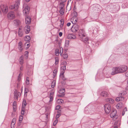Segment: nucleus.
Segmentation results:
<instances>
[{"instance_id": "obj_1", "label": "nucleus", "mask_w": 128, "mask_h": 128, "mask_svg": "<svg viewBox=\"0 0 128 128\" xmlns=\"http://www.w3.org/2000/svg\"><path fill=\"white\" fill-rule=\"evenodd\" d=\"M23 6L24 9L23 11V13L25 16H26L28 14L30 10V8L26 4H24Z\"/></svg>"}, {"instance_id": "obj_2", "label": "nucleus", "mask_w": 128, "mask_h": 128, "mask_svg": "<svg viewBox=\"0 0 128 128\" xmlns=\"http://www.w3.org/2000/svg\"><path fill=\"white\" fill-rule=\"evenodd\" d=\"M20 0H16V3L14 4V6L11 5L10 6L9 8L11 9H13L15 8V10L16 11L17 9L19 7L20 4Z\"/></svg>"}, {"instance_id": "obj_3", "label": "nucleus", "mask_w": 128, "mask_h": 128, "mask_svg": "<svg viewBox=\"0 0 128 128\" xmlns=\"http://www.w3.org/2000/svg\"><path fill=\"white\" fill-rule=\"evenodd\" d=\"M117 113L116 110H112L110 114V116L114 120H115L118 118V116L116 115Z\"/></svg>"}, {"instance_id": "obj_4", "label": "nucleus", "mask_w": 128, "mask_h": 128, "mask_svg": "<svg viewBox=\"0 0 128 128\" xmlns=\"http://www.w3.org/2000/svg\"><path fill=\"white\" fill-rule=\"evenodd\" d=\"M112 70V71L111 73V74L112 75L120 73L119 66L113 68Z\"/></svg>"}, {"instance_id": "obj_5", "label": "nucleus", "mask_w": 128, "mask_h": 128, "mask_svg": "<svg viewBox=\"0 0 128 128\" xmlns=\"http://www.w3.org/2000/svg\"><path fill=\"white\" fill-rule=\"evenodd\" d=\"M105 111L106 114H108L111 110V106L109 104H106L104 106Z\"/></svg>"}, {"instance_id": "obj_6", "label": "nucleus", "mask_w": 128, "mask_h": 128, "mask_svg": "<svg viewBox=\"0 0 128 128\" xmlns=\"http://www.w3.org/2000/svg\"><path fill=\"white\" fill-rule=\"evenodd\" d=\"M78 35L80 38H82L85 37L86 34L84 30L83 29L80 30L78 32Z\"/></svg>"}, {"instance_id": "obj_7", "label": "nucleus", "mask_w": 128, "mask_h": 128, "mask_svg": "<svg viewBox=\"0 0 128 128\" xmlns=\"http://www.w3.org/2000/svg\"><path fill=\"white\" fill-rule=\"evenodd\" d=\"M8 18L10 20H12L15 18L14 13L12 12H9L7 15Z\"/></svg>"}, {"instance_id": "obj_8", "label": "nucleus", "mask_w": 128, "mask_h": 128, "mask_svg": "<svg viewBox=\"0 0 128 128\" xmlns=\"http://www.w3.org/2000/svg\"><path fill=\"white\" fill-rule=\"evenodd\" d=\"M119 67L120 73L124 72L126 71L127 70V67L126 66L122 65Z\"/></svg>"}, {"instance_id": "obj_9", "label": "nucleus", "mask_w": 128, "mask_h": 128, "mask_svg": "<svg viewBox=\"0 0 128 128\" xmlns=\"http://www.w3.org/2000/svg\"><path fill=\"white\" fill-rule=\"evenodd\" d=\"M79 29V26L77 24H75L71 28V30L73 32H76Z\"/></svg>"}, {"instance_id": "obj_10", "label": "nucleus", "mask_w": 128, "mask_h": 128, "mask_svg": "<svg viewBox=\"0 0 128 128\" xmlns=\"http://www.w3.org/2000/svg\"><path fill=\"white\" fill-rule=\"evenodd\" d=\"M20 93L18 92L16 90H15L14 92V98L15 100H18V98L20 96Z\"/></svg>"}, {"instance_id": "obj_11", "label": "nucleus", "mask_w": 128, "mask_h": 128, "mask_svg": "<svg viewBox=\"0 0 128 128\" xmlns=\"http://www.w3.org/2000/svg\"><path fill=\"white\" fill-rule=\"evenodd\" d=\"M31 19L30 17L26 16L25 18V22L26 24H29L31 22Z\"/></svg>"}, {"instance_id": "obj_12", "label": "nucleus", "mask_w": 128, "mask_h": 128, "mask_svg": "<svg viewBox=\"0 0 128 128\" xmlns=\"http://www.w3.org/2000/svg\"><path fill=\"white\" fill-rule=\"evenodd\" d=\"M80 39L81 40L86 44H88L89 43L88 39L87 37H86V36L85 37L81 38Z\"/></svg>"}, {"instance_id": "obj_13", "label": "nucleus", "mask_w": 128, "mask_h": 128, "mask_svg": "<svg viewBox=\"0 0 128 128\" xmlns=\"http://www.w3.org/2000/svg\"><path fill=\"white\" fill-rule=\"evenodd\" d=\"M18 48L20 52L22 51L23 49V45L21 42H20L18 43Z\"/></svg>"}, {"instance_id": "obj_14", "label": "nucleus", "mask_w": 128, "mask_h": 128, "mask_svg": "<svg viewBox=\"0 0 128 128\" xmlns=\"http://www.w3.org/2000/svg\"><path fill=\"white\" fill-rule=\"evenodd\" d=\"M67 38L69 39H75L76 38V36L74 34H68Z\"/></svg>"}, {"instance_id": "obj_15", "label": "nucleus", "mask_w": 128, "mask_h": 128, "mask_svg": "<svg viewBox=\"0 0 128 128\" xmlns=\"http://www.w3.org/2000/svg\"><path fill=\"white\" fill-rule=\"evenodd\" d=\"M106 101L107 102H109L111 104H113L114 102V100L112 99L107 98L106 99Z\"/></svg>"}, {"instance_id": "obj_16", "label": "nucleus", "mask_w": 128, "mask_h": 128, "mask_svg": "<svg viewBox=\"0 0 128 128\" xmlns=\"http://www.w3.org/2000/svg\"><path fill=\"white\" fill-rule=\"evenodd\" d=\"M13 22L15 25L17 26H19L20 24V21L18 20H14Z\"/></svg>"}, {"instance_id": "obj_17", "label": "nucleus", "mask_w": 128, "mask_h": 128, "mask_svg": "<svg viewBox=\"0 0 128 128\" xmlns=\"http://www.w3.org/2000/svg\"><path fill=\"white\" fill-rule=\"evenodd\" d=\"M23 34V32L22 28H20L19 29L18 31V35L20 36H22Z\"/></svg>"}, {"instance_id": "obj_18", "label": "nucleus", "mask_w": 128, "mask_h": 128, "mask_svg": "<svg viewBox=\"0 0 128 128\" xmlns=\"http://www.w3.org/2000/svg\"><path fill=\"white\" fill-rule=\"evenodd\" d=\"M54 93V91H51L50 92V102H52V100Z\"/></svg>"}, {"instance_id": "obj_19", "label": "nucleus", "mask_w": 128, "mask_h": 128, "mask_svg": "<svg viewBox=\"0 0 128 128\" xmlns=\"http://www.w3.org/2000/svg\"><path fill=\"white\" fill-rule=\"evenodd\" d=\"M30 31V27L29 26L27 25L25 28V31L26 34L28 33Z\"/></svg>"}, {"instance_id": "obj_20", "label": "nucleus", "mask_w": 128, "mask_h": 128, "mask_svg": "<svg viewBox=\"0 0 128 128\" xmlns=\"http://www.w3.org/2000/svg\"><path fill=\"white\" fill-rule=\"evenodd\" d=\"M4 9H2V8H1V9L2 10V12L5 13H6L8 11V7L7 6H6L4 7Z\"/></svg>"}, {"instance_id": "obj_21", "label": "nucleus", "mask_w": 128, "mask_h": 128, "mask_svg": "<svg viewBox=\"0 0 128 128\" xmlns=\"http://www.w3.org/2000/svg\"><path fill=\"white\" fill-rule=\"evenodd\" d=\"M101 95L102 96L106 97L108 96V94L106 92L104 91L101 93Z\"/></svg>"}, {"instance_id": "obj_22", "label": "nucleus", "mask_w": 128, "mask_h": 128, "mask_svg": "<svg viewBox=\"0 0 128 128\" xmlns=\"http://www.w3.org/2000/svg\"><path fill=\"white\" fill-rule=\"evenodd\" d=\"M23 57L22 56H21L19 58V62L21 64H22L24 63V61L23 60Z\"/></svg>"}, {"instance_id": "obj_23", "label": "nucleus", "mask_w": 128, "mask_h": 128, "mask_svg": "<svg viewBox=\"0 0 128 128\" xmlns=\"http://www.w3.org/2000/svg\"><path fill=\"white\" fill-rule=\"evenodd\" d=\"M25 112V108L24 107H23V106H22L21 108V114L22 115H24Z\"/></svg>"}, {"instance_id": "obj_24", "label": "nucleus", "mask_w": 128, "mask_h": 128, "mask_svg": "<svg viewBox=\"0 0 128 128\" xmlns=\"http://www.w3.org/2000/svg\"><path fill=\"white\" fill-rule=\"evenodd\" d=\"M24 40L26 41L29 42L30 40V37L29 36H27L24 38Z\"/></svg>"}, {"instance_id": "obj_25", "label": "nucleus", "mask_w": 128, "mask_h": 128, "mask_svg": "<svg viewBox=\"0 0 128 128\" xmlns=\"http://www.w3.org/2000/svg\"><path fill=\"white\" fill-rule=\"evenodd\" d=\"M24 91V95L25 96H27V93L28 92V90L27 88H25Z\"/></svg>"}, {"instance_id": "obj_26", "label": "nucleus", "mask_w": 128, "mask_h": 128, "mask_svg": "<svg viewBox=\"0 0 128 128\" xmlns=\"http://www.w3.org/2000/svg\"><path fill=\"white\" fill-rule=\"evenodd\" d=\"M55 54L56 56H58L59 55V50L58 49H56L55 51Z\"/></svg>"}, {"instance_id": "obj_27", "label": "nucleus", "mask_w": 128, "mask_h": 128, "mask_svg": "<svg viewBox=\"0 0 128 128\" xmlns=\"http://www.w3.org/2000/svg\"><path fill=\"white\" fill-rule=\"evenodd\" d=\"M61 24L60 25V27H62L63 26L64 24V21L63 19H61L60 20Z\"/></svg>"}, {"instance_id": "obj_28", "label": "nucleus", "mask_w": 128, "mask_h": 128, "mask_svg": "<svg viewBox=\"0 0 128 128\" xmlns=\"http://www.w3.org/2000/svg\"><path fill=\"white\" fill-rule=\"evenodd\" d=\"M65 92V89L64 88H62L60 89L59 91V92L60 94L64 93Z\"/></svg>"}, {"instance_id": "obj_29", "label": "nucleus", "mask_w": 128, "mask_h": 128, "mask_svg": "<svg viewBox=\"0 0 128 128\" xmlns=\"http://www.w3.org/2000/svg\"><path fill=\"white\" fill-rule=\"evenodd\" d=\"M56 84V82L55 80L53 81L52 82V85L51 86L52 88H54Z\"/></svg>"}, {"instance_id": "obj_30", "label": "nucleus", "mask_w": 128, "mask_h": 128, "mask_svg": "<svg viewBox=\"0 0 128 128\" xmlns=\"http://www.w3.org/2000/svg\"><path fill=\"white\" fill-rule=\"evenodd\" d=\"M122 103L120 102L117 105V108H121L122 106V105H121L122 104Z\"/></svg>"}, {"instance_id": "obj_31", "label": "nucleus", "mask_w": 128, "mask_h": 128, "mask_svg": "<svg viewBox=\"0 0 128 128\" xmlns=\"http://www.w3.org/2000/svg\"><path fill=\"white\" fill-rule=\"evenodd\" d=\"M28 78L26 77V83L27 85H28L29 84V80Z\"/></svg>"}, {"instance_id": "obj_32", "label": "nucleus", "mask_w": 128, "mask_h": 128, "mask_svg": "<svg viewBox=\"0 0 128 128\" xmlns=\"http://www.w3.org/2000/svg\"><path fill=\"white\" fill-rule=\"evenodd\" d=\"M57 72V70H54L53 73L54 76L55 77L56 74Z\"/></svg>"}, {"instance_id": "obj_33", "label": "nucleus", "mask_w": 128, "mask_h": 128, "mask_svg": "<svg viewBox=\"0 0 128 128\" xmlns=\"http://www.w3.org/2000/svg\"><path fill=\"white\" fill-rule=\"evenodd\" d=\"M66 69V66H63L61 68L60 70H65Z\"/></svg>"}, {"instance_id": "obj_34", "label": "nucleus", "mask_w": 128, "mask_h": 128, "mask_svg": "<svg viewBox=\"0 0 128 128\" xmlns=\"http://www.w3.org/2000/svg\"><path fill=\"white\" fill-rule=\"evenodd\" d=\"M16 118H14L12 121L11 124H14L16 123Z\"/></svg>"}, {"instance_id": "obj_35", "label": "nucleus", "mask_w": 128, "mask_h": 128, "mask_svg": "<svg viewBox=\"0 0 128 128\" xmlns=\"http://www.w3.org/2000/svg\"><path fill=\"white\" fill-rule=\"evenodd\" d=\"M57 102L59 104H60L64 102V101L62 100L58 99Z\"/></svg>"}, {"instance_id": "obj_36", "label": "nucleus", "mask_w": 128, "mask_h": 128, "mask_svg": "<svg viewBox=\"0 0 128 128\" xmlns=\"http://www.w3.org/2000/svg\"><path fill=\"white\" fill-rule=\"evenodd\" d=\"M62 56L64 58L66 59L67 58L68 55L66 53H65Z\"/></svg>"}, {"instance_id": "obj_37", "label": "nucleus", "mask_w": 128, "mask_h": 128, "mask_svg": "<svg viewBox=\"0 0 128 128\" xmlns=\"http://www.w3.org/2000/svg\"><path fill=\"white\" fill-rule=\"evenodd\" d=\"M127 108H126V107L123 110L122 112V116H124V115L125 114V112L124 111V110H125V111H127Z\"/></svg>"}, {"instance_id": "obj_38", "label": "nucleus", "mask_w": 128, "mask_h": 128, "mask_svg": "<svg viewBox=\"0 0 128 128\" xmlns=\"http://www.w3.org/2000/svg\"><path fill=\"white\" fill-rule=\"evenodd\" d=\"M55 64L56 65L58 64L59 62V60L58 58H55Z\"/></svg>"}, {"instance_id": "obj_39", "label": "nucleus", "mask_w": 128, "mask_h": 128, "mask_svg": "<svg viewBox=\"0 0 128 128\" xmlns=\"http://www.w3.org/2000/svg\"><path fill=\"white\" fill-rule=\"evenodd\" d=\"M69 44V41L68 40L66 41L65 42V46H68Z\"/></svg>"}, {"instance_id": "obj_40", "label": "nucleus", "mask_w": 128, "mask_h": 128, "mask_svg": "<svg viewBox=\"0 0 128 128\" xmlns=\"http://www.w3.org/2000/svg\"><path fill=\"white\" fill-rule=\"evenodd\" d=\"M60 52H59V53H60V54L61 56L62 55V47H60Z\"/></svg>"}, {"instance_id": "obj_41", "label": "nucleus", "mask_w": 128, "mask_h": 128, "mask_svg": "<svg viewBox=\"0 0 128 128\" xmlns=\"http://www.w3.org/2000/svg\"><path fill=\"white\" fill-rule=\"evenodd\" d=\"M26 101L25 100V101L24 100L23 102L22 105V106H23V107H24V108H25V107L26 105Z\"/></svg>"}, {"instance_id": "obj_42", "label": "nucleus", "mask_w": 128, "mask_h": 128, "mask_svg": "<svg viewBox=\"0 0 128 128\" xmlns=\"http://www.w3.org/2000/svg\"><path fill=\"white\" fill-rule=\"evenodd\" d=\"M60 77L62 78V79L63 80H66V78L64 77V74L60 75Z\"/></svg>"}, {"instance_id": "obj_43", "label": "nucleus", "mask_w": 128, "mask_h": 128, "mask_svg": "<svg viewBox=\"0 0 128 128\" xmlns=\"http://www.w3.org/2000/svg\"><path fill=\"white\" fill-rule=\"evenodd\" d=\"M21 80V74H20L18 76V82L20 81Z\"/></svg>"}, {"instance_id": "obj_44", "label": "nucleus", "mask_w": 128, "mask_h": 128, "mask_svg": "<svg viewBox=\"0 0 128 128\" xmlns=\"http://www.w3.org/2000/svg\"><path fill=\"white\" fill-rule=\"evenodd\" d=\"M23 118V116H21L19 119V121L20 122H21Z\"/></svg>"}, {"instance_id": "obj_45", "label": "nucleus", "mask_w": 128, "mask_h": 128, "mask_svg": "<svg viewBox=\"0 0 128 128\" xmlns=\"http://www.w3.org/2000/svg\"><path fill=\"white\" fill-rule=\"evenodd\" d=\"M58 120H55L53 124V126H55L56 125V124L58 122Z\"/></svg>"}, {"instance_id": "obj_46", "label": "nucleus", "mask_w": 128, "mask_h": 128, "mask_svg": "<svg viewBox=\"0 0 128 128\" xmlns=\"http://www.w3.org/2000/svg\"><path fill=\"white\" fill-rule=\"evenodd\" d=\"M61 114H57L56 116V119H58L60 116Z\"/></svg>"}, {"instance_id": "obj_47", "label": "nucleus", "mask_w": 128, "mask_h": 128, "mask_svg": "<svg viewBox=\"0 0 128 128\" xmlns=\"http://www.w3.org/2000/svg\"><path fill=\"white\" fill-rule=\"evenodd\" d=\"M64 70H60V75L64 74Z\"/></svg>"}, {"instance_id": "obj_48", "label": "nucleus", "mask_w": 128, "mask_h": 128, "mask_svg": "<svg viewBox=\"0 0 128 128\" xmlns=\"http://www.w3.org/2000/svg\"><path fill=\"white\" fill-rule=\"evenodd\" d=\"M60 13L61 15H62L64 13V12L63 11V10H60Z\"/></svg>"}, {"instance_id": "obj_49", "label": "nucleus", "mask_w": 128, "mask_h": 128, "mask_svg": "<svg viewBox=\"0 0 128 128\" xmlns=\"http://www.w3.org/2000/svg\"><path fill=\"white\" fill-rule=\"evenodd\" d=\"M16 101H14L13 103V106H16Z\"/></svg>"}, {"instance_id": "obj_50", "label": "nucleus", "mask_w": 128, "mask_h": 128, "mask_svg": "<svg viewBox=\"0 0 128 128\" xmlns=\"http://www.w3.org/2000/svg\"><path fill=\"white\" fill-rule=\"evenodd\" d=\"M60 107V105H58L56 106V107L55 109L56 110H58Z\"/></svg>"}, {"instance_id": "obj_51", "label": "nucleus", "mask_w": 128, "mask_h": 128, "mask_svg": "<svg viewBox=\"0 0 128 128\" xmlns=\"http://www.w3.org/2000/svg\"><path fill=\"white\" fill-rule=\"evenodd\" d=\"M119 98V97L116 98V101L117 102H119V101H120V98Z\"/></svg>"}, {"instance_id": "obj_52", "label": "nucleus", "mask_w": 128, "mask_h": 128, "mask_svg": "<svg viewBox=\"0 0 128 128\" xmlns=\"http://www.w3.org/2000/svg\"><path fill=\"white\" fill-rule=\"evenodd\" d=\"M11 126L12 128H14L15 127V124H11Z\"/></svg>"}, {"instance_id": "obj_53", "label": "nucleus", "mask_w": 128, "mask_h": 128, "mask_svg": "<svg viewBox=\"0 0 128 128\" xmlns=\"http://www.w3.org/2000/svg\"><path fill=\"white\" fill-rule=\"evenodd\" d=\"M119 98H120V100H123L124 98V97L123 96H120L119 97Z\"/></svg>"}, {"instance_id": "obj_54", "label": "nucleus", "mask_w": 128, "mask_h": 128, "mask_svg": "<svg viewBox=\"0 0 128 128\" xmlns=\"http://www.w3.org/2000/svg\"><path fill=\"white\" fill-rule=\"evenodd\" d=\"M13 110L14 112H15L16 110V106H13Z\"/></svg>"}, {"instance_id": "obj_55", "label": "nucleus", "mask_w": 128, "mask_h": 128, "mask_svg": "<svg viewBox=\"0 0 128 128\" xmlns=\"http://www.w3.org/2000/svg\"><path fill=\"white\" fill-rule=\"evenodd\" d=\"M64 96V94H61L59 95L58 96L59 97H62Z\"/></svg>"}, {"instance_id": "obj_56", "label": "nucleus", "mask_w": 128, "mask_h": 128, "mask_svg": "<svg viewBox=\"0 0 128 128\" xmlns=\"http://www.w3.org/2000/svg\"><path fill=\"white\" fill-rule=\"evenodd\" d=\"M59 1L61 2H64L66 1V0H59Z\"/></svg>"}, {"instance_id": "obj_57", "label": "nucleus", "mask_w": 128, "mask_h": 128, "mask_svg": "<svg viewBox=\"0 0 128 128\" xmlns=\"http://www.w3.org/2000/svg\"><path fill=\"white\" fill-rule=\"evenodd\" d=\"M25 55L26 56L28 57V52L26 51V54Z\"/></svg>"}, {"instance_id": "obj_58", "label": "nucleus", "mask_w": 128, "mask_h": 128, "mask_svg": "<svg viewBox=\"0 0 128 128\" xmlns=\"http://www.w3.org/2000/svg\"><path fill=\"white\" fill-rule=\"evenodd\" d=\"M62 63L64 65H66L67 64V62L66 61H64L62 62Z\"/></svg>"}, {"instance_id": "obj_59", "label": "nucleus", "mask_w": 128, "mask_h": 128, "mask_svg": "<svg viewBox=\"0 0 128 128\" xmlns=\"http://www.w3.org/2000/svg\"><path fill=\"white\" fill-rule=\"evenodd\" d=\"M74 16L75 17H76L77 16V13L75 12H74Z\"/></svg>"}, {"instance_id": "obj_60", "label": "nucleus", "mask_w": 128, "mask_h": 128, "mask_svg": "<svg viewBox=\"0 0 128 128\" xmlns=\"http://www.w3.org/2000/svg\"><path fill=\"white\" fill-rule=\"evenodd\" d=\"M70 24H71L70 23L68 22L67 24L66 25H67V26H69L70 25Z\"/></svg>"}, {"instance_id": "obj_61", "label": "nucleus", "mask_w": 128, "mask_h": 128, "mask_svg": "<svg viewBox=\"0 0 128 128\" xmlns=\"http://www.w3.org/2000/svg\"><path fill=\"white\" fill-rule=\"evenodd\" d=\"M62 32H60L59 33V35L60 36H62Z\"/></svg>"}, {"instance_id": "obj_62", "label": "nucleus", "mask_w": 128, "mask_h": 128, "mask_svg": "<svg viewBox=\"0 0 128 128\" xmlns=\"http://www.w3.org/2000/svg\"><path fill=\"white\" fill-rule=\"evenodd\" d=\"M46 119H47L48 118V114H46Z\"/></svg>"}, {"instance_id": "obj_63", "label": "nucleus", "mask_w": 128, "mask_h": 128, "mask_svg": "<svg viewBox=\"0 0 128 128\" xmlns=\"http://www.w3.org/2000/svg\"><path fill=\"white\" fill-rule=\"evenodd\" d=\"M113 128H118V126H114Z\"/></svg>"}, {"instance_id": "obj_64", "label": "nucleus", "mask_w": 128, "mask_h": 128, "mask_svg": "<svg viewBox=\"0 0 128 128\" xmlns=\"http://www.w3.org/2000/svg\"><path fill=\"white\" fill-rule=\"evenodd\" d=\"M22 69H23L22 67V66L20 68V70H22Z\"/></svg>"}]
</instances>
